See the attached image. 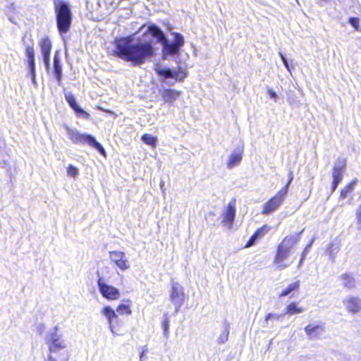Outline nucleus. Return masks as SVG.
Returning <instances> with one entry per match:
<instances>
[{
  "instance_id": "obj_36",
  "label": "nucleus",
  "mask_w": 361,
  "mask_h": 361,
  "mask_svg": "<svg viewBox=\"0 0 361 361\" xmlns=\"http://www.w3.org/2000/svg\"><path fill=\"white\" fill-rule=\"evenodd\" d=\"M279 56L285 66V67L286 68V69L288 71H290V66H289V64H288V60L286 58V56L282 54V53H279Z\"/></svg>"
},
{
  "instance_id": "obj_31",
  "label": "nucleus",
  "mask_w": 361,
  "mask_h": 361,
  "mask_svg": "<svg viewBox=\"0 0 361 361\" xmlns=\"http://www.w3.org/2000/svg\"><path fill=\"white\" fill-rule=\"evenodd\" d=\"M162 328L164 330V336L168 338L169 335V319L166 315L162 322Z\"/></svg>"
},
{
  "instance_id": "obj_38",
  "label": "nucleus",
  "mask_w": 361,
  "mask_h": 361,
  "mask_svg": "<svg viewBox=\"0 0 361 361\" xmlns=\"http://www.w3.org/2000/svg\"><path fill=\"white\" fill-rule=\"evenodd\" d=\"M313 241H314V240L312 239L311 240V242L305 247L304 250L302 252L301 256H304V257L306 258V256H307V255L309 252V250H310V247H311V246H312V245L313 243Z\"/></svg>"
},
{
  "instance_id": "obj_19",
  "label": "nucleus",
  "mask_w": 361,
  "mask_h": 361,
  "mask_svg": "<svg viewBox=\"0 0 361 361\" xmlns=\"http://www.w3.org/2000/svg\"><path fill=\"white\" fill-rule=\"evenodd\" d=\"M223 223H225L231 227L234 221L235 216V202H230L228 204L226 211L223 214Z\"/></svg>"
},
{
  "instance_id": "obj_18",
  "label": "nucleus",
  "mask_w": 361,
  "mask_h": 361,
  "mask_svg": "<svg viewBox=\"0 0 361 361\" xmlns=\"http://www.w3.org/2000/svg\"><path fill=\"white\" fill-rule=\"evenodd\" d=\"M305 331L310 340L317 338L325 331L324 326L321 324L313 325L309 324L305 328Z\"/></svg>"
},
{
  "instance_id": "obj_33",
  "label": "nucleus",
  "mask_w": 361,
  "mask_h": 361,
  "mask_svg": "<svg viewBox=\"0 0 361 361\" xmlns=\"http://www.w3.org/2000/svg\"><path fill=\"white\" fill-rule=\"evenodd\" d=\"M67 174L71 177H76L78 175V169L73 165L70 164L67 167Z\"/></svg>"
},
{
  "instance_id": "obj_13",
  "label": "nucleus",
  "mask_w": 361,
  "mask_h": 361,
  "mask_svg": "<svg viewBox=\"0 0 361 361\" xmlns=\"http://www.w3.org/2000/svg\"><path fill=\"white\" fill-rule=\"evenodd\" d=\"M109 259L121 271H125L130 267V262L123 252L111 251Z\"/></svg>"
},
{
  "instance_id": "obj_40",
  "label": "nucleus",
  "mask_w": 361,
  "mask_h": 361,
  "mask_svg": "<svg viewBox=\"0 0 361 361\" xmlns=\"http://www.w3.org/2000/svg\"><path fill=\"white\" fill-rule=\"evenodd\" d=\"M147 352V349L145 348L140 354L139 361H143L145 360V354Z\"/></svg>"
},
{
  "instance_id": "obj_8",
  "label": "nucleus",
  "mask_w": 361,
  "mask_h": 361,
  "mask_svg": "<svg viewBox=\"0 0 361 361\" xmlns=\"http://www.w3.org/2000/svg\"><path fill=\"white\" fill-rule=\"evenodd\" d=\"M57 23H71L72 12L70 4L63 0H56L54 2Z\"/></svg>"
},
{
  "instance_id": "obj_45",
  "label": "nucleus",
  "mask_w": 361,
  "mask_h": 361,
  "mask_svg": "<svg viewBox=\"0 0 361 361\" xmlns=\"http://www.w3.org/2000/svg\"><path fill=\"white\" fill-rule=\"evenodd\" d=\"M350 23H355V20H354L353 18H351V19L350 20Z\"/></svg>"
},
{
  "instance_id": "obj_28",
  "label": "nucleus",
  "mask_w": 361,
  "mask_h": 361,
  "mask_svg": "<svg viewBox=\"0 0 361 361\" xmlns=\"http://www.w3.org/2000/svg\"><path fill=\"white\" fill-rule=\"evenodd\" d=\"M357 181L353 180L348 183L344 188L341 191V198L345 199L349 193H350L356 185Z\"/></svg>"
},
{
  "instance_id": "obj_6",
  "label": "nucleus",
  "mask_w": 361,
  "mask_h": 361,
  "mask_svg": "<svg viewBox=\"0 0 361 361\" xmlns=\"http://www.w3.org/2000/svg\"><path fill=\"white\" fill-rule=\"evenodd\" d=\"M58 327L49 330L45 337V343L49 347L50 353H56L66 348V342L61 335L57 333Z\"/></svg>"
},
{
  "instance_id": "obj_20",
  "label": "nucleus",
  "mask_w": 361,
  "mask_h": 361,
  "mask_svg": "<svg viewBox=\"0 0 361 361\" xmlns=\"http://www.w3.org/2000/svg\"><path fill=\"white\" fill-rule=\"evenodd\" d=\"M243 147L241 146L237 147L231 154L228 163L227 167L232 169L237 164H240L243 158Z\"/></svg>"
},
{
  "instance_id": "obj_43",
  "label": "nucleus",
  "mask_w": 361,
  "mask_h": 361,
  "mask_svg": "<svg viewBox=\"0 0 361 361\" xmlns=\"http://www.w3.org/2000/svg\"><path fill=\"white\" fill-rule=\"evenodd\" d=\"M164 180H161V181L160 182V188H161V190H163V188H164Z\"/></svg>"
},
{
  "instance_id": "obj_14",
  "label": "nucleus",
  "mask_w": 361,
  "mask_h": 361,
  "mask_svg": "<svg viewBox=\"0 0 361 361\" xmlns=\"http://www.w3.org/2000/svg\"><path fill=\"white\" fill-rule=\"evenodd\" d=\"M65 99L69 104V106L75 111L78 117L88 120L90 118V115L82 109L76 102L75 96L70 92H65Z\"/></svg>"
},
{
  "instance_id": "obj_37",
  "label": "nucleus",
  "mask_w": 361,
  "mask_h": 361,
  "mask_svg": "<svg viewBox=\"0 0 361 361\" xmlns=\"http://www.w3.org/2000/svg\"><path fill=\"white\" fill-rule=\"evenodd\" d=\"M267 92H268L269 97L271 99H274L275 102H276L278 96H277V94L276 93V92H274L271 89H268Z\"/></svg>"
},
{
  "instance_id": "obj_27",
  "label": "nucleus",
  "mask_w": 361,
  "mask_h": 361,
  "mask_svg": "<svg viewBox=\"0 0 361 361\" xmlns=\"http://www.w3.org/2000/svg\"><path fill=\"white\" fill-rule=\"evenodd\" d=\"M300 287V281H297L295 282H293L288 286L285 289L282 290V292L280 294V297H285L289 295L291 292L293 290H296Z\"/></svg>"
},
{
  "instance_id": "obj_7",
  "label": "nucleus",
  "mask_w": 361,
  "mask_h": 361,
  "mask_svg": "<svg viewBox=\"0 0 361 361\" xmlns=\"http://www.w3.org/2000/svg\"><path fill=\"white\" fill-rule=\"evenodd\" d=\"M155 71L159 76L162 78L160 80L163 82L169 78L174 79L176 81H181L186 77L185 73L180 67L178 68H170L161 66H157Z\"/></svg>"
},
{
  "instance_id": "obj_22",
  "label": "nucleus",
  "mask_w": 361,
  "mask_h": 361,
  "mask_svg": "<svg viewBox=\"0 0 361 361\" xmlns=\"http://www.w3.org/2000/svg\"><path fill=\"white\" fill-rule=\"evenodd\" d=\"M159 93L166 103H172L178 99L180 94V91L165 88L159 91Z\"/></svg>"
},
{
  "instance_id": "obj_11",
  "label": "nucleus",
  "mask_w": 361,
  "mask_h": 361,
  "mask_svg": "<svg viewBox=\"0 0 361 361\" xmlns=\"http://www.w3.org/2000/svg\"><path fill=\"white\" fill-rule=\"evenodd\" d=\"M97 285L100 293L106 299L109 300H114L119 298V290L116 288L106 284L102 278H99Z\"/></svg>"
},
{
  "instance_id": "obj_25",
  "label": "nucleus",
  "mask_w": 361,
  "mask_h": 361,
  "mask_svg": "<svg viewBox=\"0 0 361 361\" xmlns=\"http://www.w3.org/2000/svg\"><path fill=\"white\" fill-rule=\"evenodd\" d=\"M304 308L298 307L295 302H291L286 306L285 308L284 314L293 315L300 314L304 312Z\"/></svg>"
},
{
  "instance_id": "obj_10",
  "label": "nucleus",
  "mask_w": 361,
  "mask_h": 361,
  "mask_svg": "<svg viewBox=\"0 0 361 361\" xmlns=\"http://www.w3.org/2000/svg\"><path fill=\"white\" fill-rule=\"evenodd\" d=\"M345 160L343 158H338L334 166L333 169V181L331 185V190L332 192H334L338 184L341 183V181L343 179V173L345 169Z\"/></svg>"
},
{
  "instance_id": "obj_2",
  "label": "nucleus",
  "mask_w": 361,
  "mask_h": 361,
  "mask_svg": "<svg viewBox=\"0 0 361 361\" xmlns=\"http://www.w3.org/2000/svg\"><path fill=\"white\" fill-rule=\"evenodd\" d=\"M147 36L150 35L158 42L162 44L164 58L166 56H171L178 54L185 42L183 36L177 32L172 34L173 39L172 42H170L166 37L163 31L158 27L156 24H149L147 27Z\"/></svg>"
},
{
  "instance_id": "obj_26",
  "label": "nucleus",
  "mask_w": 361,
  "mask_h": 361,
  "mask_svg": "<svg viewBox=\"0 0 361 361\" xmlns=\"http://www.w3.org/2000/svg\"><path fill=\"white\" fill-rule=\"evenodd\" d=\"M229 329H230V325H229L228 322H225L224 324V330L221 333V334L219 335V336L218 337V339H217L219 344H224L228 341L229 332H230Z\"/></svg>"
},
{
  "instance_id": "obj_1",
  "label": "nucleus",
  "mask_w": 361,
  "mask_h": 361,
  "mask_svg": "<svg viewBox=\"0 0 361 361\" xmlns=\"http://www.w3.org/2000/svg\"><path fill=\"white\" fill-rule=\"evenodd\" d=\"M114 54L134 66L144 63L154 55V51L151 42L140 41L134 43L132 36L116 38Z\"/></svg>"
},
{
  "instance_id": "obj_30",
  "label": "nucleus",
  "mask_w": 361,
  "mask_h": 361,
  "mask_svg": "<svg viewBox=\"0 0 361 361\" xmlns=\"http://www.w3.org/2000/svg\"><path fill=\"white\" fill-rule=\"evenodd\" d=\"M339 247L337 245L331 243L326 250V252L329 255L330 259L334 262L336 255L338 253Z\"/></svg>"
},
{
  "instance_id": "obj_34",
  "label": "nucleus",
  "mask_w": 361,
  "mask_h": 361,
  "mask_svg": "<svg viewBox=\"0 0 361 361\" xmlns=\"http://www.w3.org/2000/svg\"><path fill=\"white\" fill-rule=\"evenodd\" d=\"M58 30L61 35L66 33L71 27V24H57Z\"/></svg>"
},
{
  "instance_id": "obj_35",
  "label": "nucleus",
  "mask_w": 361,
  "mask_h": 361,
  "mask_svg": "<svg viewBox=\"0 0 361 361\" xmlns=\"http://www.w3.org/2000/svg\"><path fill=\"white\" fill-rule=\"evenodd\" d=\"M356 219H357V228L358 230H361V205L357 210Z\"/></svg>"
},
{
  "instance_id": "obj_16",
  "label": "nucleus",
  "mask_w": 361,
  "mask_h": 361,
  "mask_svg": "<svg viewBox=\"0 0 361 361\" xmlns=\"http://www.w3.org/2000/svg\"><path fill=\"white\" fill-rule=\"evenodd\" d=\"M348 312L355 314L361 310V299L358 297L349 295L343 300Z\"/></svg>"
},
{
  "instance_id": "obj_3",
  "label": "nucleus",
  "mask_w": 361,
  "mask_h": 361,
  "mask_svg": "<svg viewBox=\"0 0 361 361\" xmlns=\"http://www.w3.org/2000/svg\"><path fill=\"white\" fill-rule=\"evenodd\" d=\"M303 230L295 234L286 236L278 245L274 263L280 270L288 267L291 262L286 263L285 260L290 256L291 249L293 245L297 243L300 238Z\"/></svg>"
},
{
  "instance_id": "obj_24",
  "label": "nucleus",
  "mask_w": 361,
  "mask_h": 361,
  "mask_svg": "<svg viewBox=\"0 0 361 361\" xmlns=\"http://www.w3.org/2000/svg\"><path fill=\"white\" fill-rule=\"evenodd\" d=\"M269 231V228L267 226H262L260 228H258L255 233L250 237L249 240L247 242L245 247H249L253 245L256 240L264 236L268 231Z\"/></svg>"
},
{
  "instance_id": "obj_39",
  "label": "nucleus",
  "mask_w": 361,
  "mask_h": 361,
  "mask_svg": "<svg viewBox=\"0 0 361 361\" xmlns=\"http://www.w3.org/2000/svg\"><path fill=\"white\" fill-rule=\"evenodd\" d=\"M281 317V315H280V314H271V313H269L266 316L265 322L267 323L269 319H270L271 318H275L276 319H279V318Z\"/></svg>"
},
{
  "instance_id": "obj_44",
  "label": "nucleus",
  "mask_w": 361,
  "mask_h": 361,
  "mask_svg": "<svg viewBox=\"0 0 361 361\" xmlns=\"http://www.w3.org/2000/svg\"><path fill=\"white\" fill-rule=\"evenodd\" d=\"M353 25V27H355V30H358V27H359V24H355V23H353L352 24Z\"/></svg>"
},
{
  "instance_id": "obj_42",
  "label": "nucleus",
  "mask_w": 361,
  "mask_h": 361,
  "mask_svg": "<svg viewBox=\"0 0 361 361\" xmlns=\"http://www.w3.org/2000/svg\"><path fill=\"white\" fill-rule=\"evenodd\" d=\"M45 361H56V360L50 355Z\"/></svg>"
},
{
  "instance_id": "obj_41",
  "label": "nucleus",
  "mask_w": 361,
  "mask_h": 361,
  "mask_svg": "<svg viewBox=\"0 0 361 361\" xmlns=\"http://www.w3.org/2000/svg\"><path fill=\"white\" fill-rule=\"evenodd\" d=\"M305 259V257H304V256H301L300 259L298 263V267H300L302 265Z\"/></svg>"
},
{
  "instance_id": "obj_5",
  "label": "nucleus",
  "mask_w": 361,
  "mask_h": 361,
  "mask_svg": "<svg viewBox=\"0 0 361 361\" xmlns=\"http://www.w3.org/2000/svg\"><path fill=\"white\" fill-rule=\"evenodd\" d=\"M293 177L291 173H289V180L288 183L281 188L276 195L268 200L263 206L262 214H269L276 211L283 202L287 195L288 186Z\"/></svg>"
},
{
  "instance_id": "obj_32",
  "label": "nucleus",
  "mask_w": 361,
  "mask_h": 361,
  "mask_svg": "<svg viewBox=\"0 0 361 361\" xmlns=\"http://www.w3.org/2000/svg\"><path fill=\"white\" fill-rule=\"evenodd\" d=\"M116 311L119 314H131V310L130 309V307L128 305H126L124 304L119 305L116 309Z\"/></svg>"
},
{
  "instance_id": "obj_4",
  "label": "nucleus",
  "mask_w": 361,
  "mask_h": 361,
  "mask_svg": "<svg viewBox=\"0 0 361 361\" xmlns=\"http://www.w3.org/2000/svg\"><path fill=\"white\" fill-rule=\"evenodd\" d=\"M64 129L68 139L71 140L73 143L76 145L87 144L96 149L102 154H105L104 148L97 141L94 136L89 134L81 133L75 128H71L66 125L64 126Z\"/></svg>"
},
{
  "instance_id": "obj_21",
  "label": "nucleus",
  "mask_w": 361,
  "mask_h": 361,
  "mask_svg": "<svg viewBox=\"0 0 361 361\" xmlns=\"http://www.w3.org/2000/svg\"><path fill=\"white\" fill-rule=\"evenodd\" d=\"M338 280L341 285L348 290L354 289L356 286V281L352 274H343L339 276Z\"/></svg>"
},
{
  "instance_id": "obj_23",
  "label": "nucleus",
  "mask_w": 361,
  "mask_h": 361,
  "mask_svg": "<svg viewBox=\"0 0 361 361\" xmlns=\"http://www.w3.org/2000/svg\"><path fill=\"white\" fill-rule=\"evenodd\" d=\"M53 73L56 78L58 85L61 86L62 80V66L57 53L55 54L54 57Z\"/></svg>"
},
{
  "instance_id": "obj_9",
  "label": "nucleus",
  "mask_w": 361,
  "mask_h": 361,
  "mask_svg": "<svg viewBox=\"0 0 361 361\" xmlns=\"http://www.w3.org/2000/svg\"><path fill=\"white\" fill-rule=\"evenodd\" d=\"M170 300L175 307L176 312H178L185 300L183 287L178 282H172L170 290Z\"/></svg>"
},
{
  "instance_id": "obj_29",
  "label": "nucleus",
  "mask_w": 361,
  "mask_h": 361,
  "mask_svg": "<svg viewBox=\"0 0 361 361\" xmlns=\"http://www.w3.org/2000/svg\"><path fill=\"white\" fill-rule=\"evenodd\" d=\"M141 140L144 143L152 147H154L157 145V139L152 135L145 133L142 136Z\"/></svg>"
},
{
  "instance_id": "obj_15",
  "label": "nucleus",
  "mask_w": 361,
  "mask_h": 361,
  "mask_svg": "<svg viewBox=\"0 0 361 361\" xmlns=\"http://www.w3.org/2000/svg\"><path fill=\"white\" fill-rule=\"evenodd\" d=\"M39 46L45 67L47 69H49L50 66V53L51 49V41L47 37L42 38L39 42Z\"/></svg>"
},
{
  "instance_id": "obj_17",
  "label": "nucleus",
  "mask_w": 361,
  "mask_h": 361,
  "mask_svg": "<svg viewBox=\"0 0 361 361\" xmlns=\"http://www.w3.org/2000/svg\"><path fill=\"white\" fill-rule=\"evenodd\" d=\"M25 54L27 58V64L30 69V73L32 78V82L36 85L35 79V51L34 48L27 46L25 49Z\"/></svg>"
},
{
  "instance_id": "obj_12",
  "label": "nucleus",
  "mask_w": 361,
  "mask_h": 361,
  "mask_svg": "<svg viewBox=\"0 0 361 361\" xmlns=\"http://www.w3.org/2000/svg\"><path fill=\"white\" fill-rule=\"evenodd\" d=\"M102 314L108 320L110 331L114 335H118L117 331L120 326L118 317L115 311L109 306L104 307L102 310Z\"/></svg>"
}]
</instances>
